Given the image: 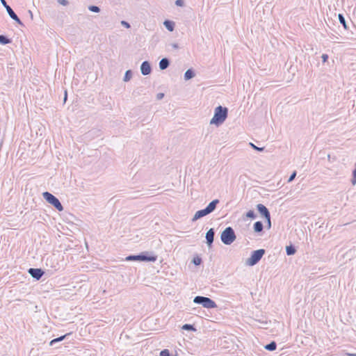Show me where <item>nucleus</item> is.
<instances>
[{"label":"nucleus","instance_id":"nucleus-2","mask_svg":"<svg viewBox=\"0 0 356 356\" xmlns=\"http://www.w3.org/2000/svg\"><path fill=\"white\" fill-rule=\"evenodd\" d=\"M157 259V256L154 254L153 252H143L140 253L139 254H131L127 256L125 258L126 261H152L154 262Z\"/></svg>","mask_w":356,"mask_h":356},{"label":"nucleus","instance_id":"nucleus-37","mask_svg":"<svg viewBox=\"0 0 356 356\" xmlns=\"http://www.w3.org/2000/svg\"><path fill=\"white\" fill-rule=\"evenodd\" d=\"M172 47L174 49H178L179 48L178 44H177V43L172 44Z\"/></svg>","mask_w":356,"mask_h":356},{"label":"nucleus","instance_id":"nucleus-31","mask_svg":"<svg viewBox=\"0 0 356 356\" xmlns=\"http://www.w3.org/2000/svg\"><path fill=\"white\" fill-rule=\"evenodd\" d=\"M296 176V171H294V172H293L290 175V177H289V179H288V182H291V181H292L295 179Z\"/></svg>","mask_w":356,"mask_h":356},{"label":"nucleus","instance_id":"nucleus-35","mask_svg":"<svg viewBox=\"0 0 356 356\" xmlns=\"http://www.w3.org/2000/svg\"><path fill=\"white\" fill-rule=\"evenodd\" d=\"M268 223V228L270 229L271 227V222H270V216H269L268 219H266Z\"/></svg>","mask_w":356,"mask_h":356},{"label":"nucleus","instance_id":"nucleus-23","mask_svg":"<svg viewBox=\"0 0 356 356\" xmlns=\"http://www.w3.org/2000/svg\"><path fill=\"white\" fill-rule=\"evenodd\" d=\"M132 77V72L131 70H129L125 72L124 76V81L127 82L129 81Z\"/></svg>","mask_w":356,"mask_h":356},{"label":"nucleus","instance_id":"nucleus-24","mask_svg":"<svg viewBox=\"0 0 356 356\" xmlns=\"http://www.w3.org/2000/svg\"><path fill=\"white\" fill-rule=\"evenodd\" d=\"M245 216L247 218H251V219H254L257 217V216L253 210H249L246 213Z\"/></svg>","mask_w":356,"mask_h":356},{"label":"nucleus","instance_id":"nucleus-27","mask_svg":"<svg viewBox=\"0 0 356 356\" xmlns=\"http://www.w3.org/2000/svg\"><path fill=\"white\" fill-rule=\"evenodd\" d=\"M160 356H172L168 349H163L160 352Z\"/></svg>","mask_w":356,"mask_h":356},{"label":"nucleus","instance_id":"nucleus-34","mask_svg":"<svg viewBox=\"0 0 356 356\" xmlns=\"http://www.w3.org/2000/svg\"><path fill=\"white\" fill-rule=\"evenodd\" d=\"M164 97V94L162 93V92H159L156 95V99L157 100H161V99H163Z\"/></svg>","mask_w":356,"mask_h":356},{"label":"nucleus","instance_id":"nucleus-1","mask_svg":"<svg viewBox=\"0 0 356 356\" xmlns=\"http://www.w3.org/2000/svg\"><path fill=\"white\" fill-rule=\"evenodd\" d=\"M227 115L228 108L227 107L218 106L215 108L214 115L210 120V124L219 127L225 121Z\"/></svg>","mask_w":356,"mask_h":356},{"label":"nucleus","instance_id":"nucleus-36","mask_svg":"<svg viewBox=\"0 0 356 356\" xmlns=\"http://www.w3.org/2000/svg\"><path fill=\"white\" fill-rule=\"evenodd\" d=\"M351 182L353 185H355L356 184V175H353V178H352Z\"/></svg>","mask_w":356,"mask_h":356},{"label":"nucleus","instance_id":"nucleus-5","mask_svg":"<svg viewBox=\"0 0 356 356\" xmlns=\"http://www.w3.org/2000/svg\"><path fill=\"white\" fill-rule=\"evenodd\" d=\"M193 302L195 304L202 305L207 309H214L217 307V305L215 301L208 297L197 296L194 298Z\"/></svg>","mask_w":356,"mask_h":356},{"label":"nucleus","instance_id":"nucleus-25","mask_svg":"<svg viewBox=\"0 0 356 356\" xmlns=\"http://www.w3.org/2000/svg\"><path fill=\"white\" fill-rule=\"evenodd\" d=\"M202 261V259L200 257H195L192 260V263L195 266L200 265Z\"/></svg>","mask_w":356,"mask_h":356},{"label":"nucleus","instance_id":"nucleus-10","mask_svg":"<svg viewBox=\"0 0 356 356\" xmlns=\"http://www.w3.org/2000/svg\"><path fill=\"white\" fill-rule=\"evenodd\" d=\"M257 209L263 218H264L265 219H268L269 216H270V213L265 205L262 204H258L257 205Z\"/></svg>","mask_w":356,"mask_h":356},{"label":"nucleus","instance_id":"nucleus-12","mask_svg":"<svg viewBox=\"0 0 356 356\" xmlns=\"http://www.w3.org/2000/svg\"><path fill=\"white\" fill-rule=\"evenodd\" d=\"M140 71L144 76L149 74L152 72L150 63L147 60L143 61L140 65Z\"/></svg>","mask_w":356,"mask_h":356},{"label":"nucleus","instance_id":"nucleus-29","mask_svg":"<svg viewBox=\"0 0 356 356\" xmlns=\"http://www.w3.org/2000/svg\"><path fill=\"white\" fill-rule=\"evenodd\" d=\"M175 5L177 6H184V0H176L175 1Z\"/></svg>","mask_w":356,"mask_h":356},{"label":"nucleus","instance_id":"nucleus-41","mask_svg":"<svg viewBox=\"0 0 356 356\" xmlns=\"http://www.w3.org/2000/svg\"><path fill=\"white\" fill-rule=\"evenodd\" d=\"M66 99H67V92L65 91V95L64 100L65 101Z\"/></svg>","mask_w":356,"mask_h":356},{"label":"nucleus","instance_id":"nucleus-16","mask_svg":"<svg viewBox=\"0 0 356 356\" xmlns=\"http://www.w3.org/2000/svg\"><path fill=\"white\" fill-rule=\"evenodd\" d=\"M195 76V73L193 69H188L184 73V79L189 80L193 79Z\"/></svg>","mask_w":356,"mask_h":356},{"label":"nucleus","instance_id":"nucleus-18","mask_svg":"<svg viewBox=\"0 0 356 356\" xmlns=\"http://www.w3.org/2000/svg\"><path fill=\"white\" fill-rule=\"evenodd\" d=\"M296 252V249L294 245H290L286 247V252L289 256L293 255Z\"/></svg>","mask_w":356,"mask_h":356},{"label":"nucleus","instance_id":"nucleus-8","mask_svg":"<svg viewBox=\"0 0 356 356\" xmlns=\"http://www.w3.org/2000/svg\"><path fill=\"white\" fill-rule=\"evenodd\" d=\"M1 3L3 6V7L6 8L8 15L11 19H13L14 21H15L18 24L24 26V24L21 21V19L18 17V16L16 15V13L14 12V10L12 9V8L8 5L6 0H0Z\"/></svg>","mask_w":356,"mask_h":356},{"label":"nucleus","instance_id":"nucleus-9","mask_svg":"<svg viewBox=\"0 0 356 356\" xmlns=\"http://www.w3.org/2000/svg\"><path fill=\"white\" fill-rule=\"evenodd\" d=\"M28 273L33 278L35 279L36 280H40L44 274V271L42 269L34 268H30L28 270Z\"/></svg>","mask_w":356,"mask_h":356},{"label":"nucleus","instance_id":"nucleus-15","mask_svg":"<svg viewBox=\"0 0 356 356\" xmlns=\"http://www.w3.org/2000/svg\"><path fill=\"white\" fill-rule=\"evenodd\" d=\"M253 228H254V231L255 232L259 233L263 231L264 225H263L262 222L257 221L254 222Z\"/></svg>","mask_w":356,"mask_h":356},{"label":"nucleus","instance_id":"nucleus-26","mask_svg":"<svg viewBox=\"0 0 356 356\" xmlns=\"http://www.w3.org/2000/svg\"><path fill=\"white\" fill-rule=\"evenodd\" d=\"M88 10L94 13H99L100 11V8L97 6H90Z\"/></svg>","mask_w":356,"mask_h":356},{"label":"nucleus","instance_id":"nucleus-39","mask_svg":"<svg viewBox=\"0 0 356 356\" xmlns=\"http://www.w3.org/2000/svg\"><path fill=\"white\" fill-rule=\"evenodd\" d=\"M29 15L31 16V18L33 19V13L31 10H29Z\"/></svg>","mask_w":356,"mask_h":356},{"label":"nucleus","instance_id":"nucleus-14","mask_svg":"<svg viewBox=\"0 0 356 356\" xmlns=\"http://www.w3.org/2000/svg\"><path fill=\"white\" fill-rule=\"evenodd\" d=\"M170 60L167 58H162L159 62V68L161 70L167 69L170 65Z\"/></svg>","mask_w":356,"mask_h":356},{"label":"nucleus","instance_id":"nucleus-22","mask_svg":"<svg viewBox=\"0 0 356 356\" xmlns=\"http://www.w3.org/2000/svg\"><path fill=\"white\" fill-rule=\"evenodd\" d=\"M338 18H339V22L343 25L344 29H347L348 26H347L346 22V19H345V17H343V15L342 14H339Z\"/></svg>","mask_w":356,"mask_h":356},{"label":"nucleus","instance_id":"nucleus-21","mask_svg":"<svg viewBox=\"0 0 356 356\" xmlns=\"http://www.w3.org/2000/svg\"><path fill=\"white\" fill-rule=\"evenodd\" d=\"M181 329L184 330L193 331V332H195L197 330L195 327L194 326V325H191V324H184L182 326Z\"/></svg>","mask_w":356,"mask_h":356},{"label":"nucleus","instance_id":"nucleus-20","mask_svg":"<svg viewBox=\"0 0 356 356\" xmlns=\"http://www.w3.org/2000/svg\"><path fill=\"white\" fill-rule=\"evenodd\" d=\"M12 42V40L5 35H0V44H8Z\"/></svg>","mask_w":356,"mask_h":356},{"label":"nucleus","instance_id":"nucleus-30","mask_svg":"<svg viewBox=\"0 0 356 356\" xmlns=\"http://www.w3.org/2000/svg\"><path fill=\"white\" fill-rule=\"evenodd\" d=\"M328 58H329V56H328V55H327V54H322V56H321V58H322V61H323V63H325V62H327V60H328Z\"/></svg>","mask_w":356,"mask_h":356},{"label":"nucleus","instance_id":"nucleus-28","mask_svg":"<svg viewBox=\"0 0 356 356\" xmlns=\"http://www.w3.org/2000/svg\"><path fill=\"white\" fill-rule=\"evenodd\" d=\"M250 145L255 150L258 151V152H263L265 149L264 147H257L255 145H254L252 143H250Z\"/></svg>","mask_w":356,"mask_h":356},{"label":"nucleus","instance_id":"nucleus-17","mask_svg":"<svg viewBox=\"0 0 356 356\" xmlns=\"http://www.w3.org/2000/svg\"><path fill=\"white\" fill-rule=\"evenodd\" d=\"M71 333H67L63 336H60L59 337H57V338H55L54 339H52L50 342H49V345L50 346H53L57 342H60L61 341H63V339H65L67 336L70 335Z\"/></svg>","mask_w":356,"mask_h":356},{"label":"nucleus","instance_id":"nucleus-6","mask_svg":"<svg viewBox=\"0 0 356 356\" xmlns=\"http://www.w3.org/2000/svg\"><path fill=\"white\" fill-rule=\"evenodd\" d=\"M266 251L264 249H259L252 252L250 257L246 260V265L253 266L256 265L263 257Z\"/></svg>","mask_w":356,"mask_h":356},{"label":"nucleus","instance_id":"nucleus-3","mask_svg":"<svg viewBox=\"0 0 356 356\" xmlns=\"http://www.w3.org/2000/svg\"><path fill=\"white\" fill-rule=\"evenodd\" d=\"M220 201L218 199H215L212 200L207 207L206 208L199 210L196 211L195 215L193 216L192 218V222H195L198 219L203 218L213 211H215L216 209L217 205L219 204Z\"/></svg>","mask_w":356,"mask_h":356},{"label":"nucleus","instance_id":"nucleus-7","mask_svg":"<svg viewBox=\"0 0 356 356\" xmlns=\"http://www.w3.org/2000/svg\"><path fill=\"white\" fill-rule=\"evenodd\" d=\"M42 196H43V198L48 203H49L50 204L54 206L58 211H63L64 208H63V205L61 204L60 202L59 201V200L56 196L52 195L51 193L47 192V191L44 192L42 193Z\"/></svg>","mask_w":356,"mask_h":356},{"label":"nucleus","instance_id":"nucleus-40","mask_svg":"<svg viewBox=\"0 0 356 356\" xmlns=\"http://www.w3.org/2000/svg\"><path fill=\"white\" fill-rule=\"evenodd\" d=\"M353 175H356V163H355V169H354V170L353 171Z\"/></svg>","mask_w":356,"mask_h":356},{"label":"nucleus","instance_id":"nucleus-33","mask_svg":"<svg viewBox=\"0 0 356 356\" xmlns=\"http://www.w3.org/2000/svg\"><path fill=\"white\" fill-rule=\"evenodd\" d=\"M58 3L63 6H67L68 4L67 0H58Z\"/></svg>","mask_w":356,"mask_h":356},{"label":"nucleus","instance_id":"nucleus-11","mask_svg":"<svg viewBox=\"0 0 356 356\" xmlns=\"http://www.w3.org/2000/svg\"><path fill=\"white\" fill-rule=\"evenodd\" d=\"M215 236V231L213 228L209 229L206 233V240L209 248L212 247Z\"/></svg>","mask_w":356,"mask_h":356},{"label":"nucleus","instance_id":"nucleus-13","mask_svg":"<svg viewBox=\"0 0 356 356\" xmlns=\"http://www.w3.org/2000/svg\"><path fill=\"white\" fill-rule=\"evenodd\" d=\"M163 25L166 28V29L170 32L175 30V23L173 21L165 19L163 22Z\"/></svg>","mask_w":356,"mask_h":356},{"label":"nucleus","instance_id":"nucleus-38","mask_svg":"<svg viewBox=\"0 0 356 356\" xmlns=\"http://www.w3.org/2000/svg\"><path fill=\"white\" fill-rule=\"evenodd\" d=\"M346 355L347 356H356V353H346Z\"/></svg>","mask_w":356,"mask_h":356},{"label":"nucleus","instance_id":"nucleus-32","mask_svg":"<svg viewBox=\"0 0 356 356\" xmlns=\"http://www.w3.org/2000/svg\"><path fill=\"white\" fill-rule=\"evenodd\" d=\"M121 24H122L123 26H124V27H126V28H127V29L130 28V26H130V24H129V22H126V21H124V20L121 21Z\"/></svg>","mask_w":356,"mask_h":356},{"label":"nucleus","instance_id":"nucleus-4","mask_svg":"<svg viewBox=\"0 0 356 356\" xmlns=\"http://www.w3.org/2000/svg\"><path fill=\"white\" fill-rule=\"evenodd\" d=\"M236 238L234 230L232 227H226L220 234V239L225 245H231Z\"/></svg>","mask_w":356,"mask_h":356},{"label":"nucleus","instance_id":"nucleus-19","mask_svg":"<svg viewBox=\"0 0 356 356\" xmlns=\"http://www.w3.org/2000/svg\"><path fill=\"white\" fill-rule=\"evenodd\" d=\"M264 348L266 350H267L268 351H273V350H276V348H277V343L275 341H273L270 343H269L268 344H266L264 346Z\"/></svg>","mask_w":356,"mask_h":356}]
</instances>
